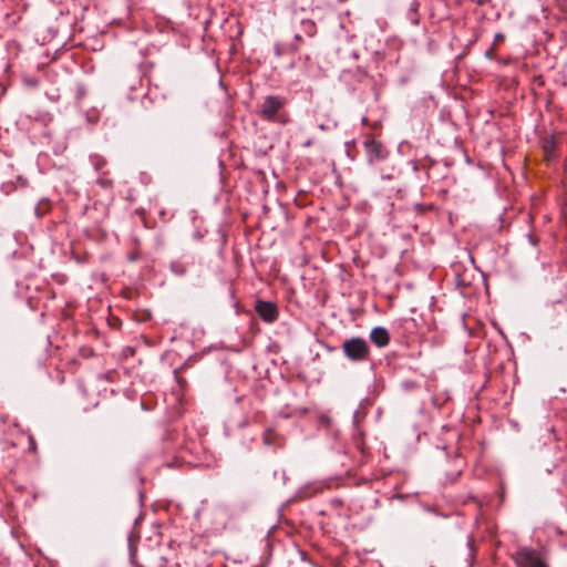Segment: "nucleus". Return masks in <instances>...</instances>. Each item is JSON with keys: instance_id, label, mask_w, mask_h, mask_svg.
<instances>
[{"instance_id": "1", "label": "nucleus", "mask_w": 567, "mask_h": 567, "mask_svg": "<svg viewBox=\"0 0 567 567\" xmlns=\"http://www.w3.org/2000/svg\"><path fill=\"white\" fill-rule=\"evenodd\" d=\"M288 103L287 97L281 95H267L259 105V116L267 122L287 124L289 122L285 107Z\"/></svg>"}, {"instance_id": "2", "label": "nucleus", "mask_w": 567, "mask_h": 567, "mask_svg": "<svg viewBox=\"0 0 567 567\" xmlns=\"http://www.w3.org/2000/svg\"><path fill=\"white\" fill-rule=\"evenodd\" d=\"M343 355L353 363L371 361V348L368 341L361 337H351L341 344Z\"/></svg>"}, {"instance_id": "3", "label": "nucleus", "mask_w": 567, "mask_h": 567, "mask_svg": "<svg viewBox=\"0 0 567 567\" xmlns=\"http://www.w3.org/2000/svg\"><path fill=\"white\" fill-rule=\"evenodd\" d=\"M367 159L369 164H375L384 161L389 156V151L382 142L369 136L363 142Z\"/></svg>"}, {"instance_id": "4", "label": "nucleus", "mask_w": 567, "mask_h": 567, "mask_svg": "<svg viewBox=\"0 0 567 567\" xmlns=\"http://www.w3.org/2000/svg\"><path fill=\"white\" fill-rule=\"evenodd\" d=\"M514 558L519 567H548L537 551L529 547L518 549Z\"/></svg>"}, {"instance_id": "5", "label": "nucleus", "mask_w": 567, "mask_h": 567, "mask_svg": "<svg viewBox=\"0 0 567 567\" xmlns=\"http://www.w3.org/2000/svg\"><path fill=\"white\" fill-rule=\"evenodd\" d=\"M255 311L266 323H274L279 317L278 307L272 301L257 299L255 302Z\"/></svg>"}, {"instance_id": "6", "label": "nucleus", "mask_w": 567, "mask_h": 567, "mask_svg": "<svg viewBox=\"0 0 567 567\" xmlns=\"http://www.w3.org/2000/svg\"><path fill=\"white\" fill-rule=\"evenodd\" d=\"M316 33H317L316 22L313 20H311V19H302L299 22V30H297V32L295 34V41L296 42H301L303 35L312 38V37L316 35ZM292 49L295 51H297L298 50V44L293 43L292 44Z\"/></svg>"}, {"instance_id": "7", "label": "nucleus", "mask_w": 567, "mask_h": 567, "mask_svg": "<svg viewBox=\"0 0 567 567\" xmlns=\"http://www.w3.org/2000/svg\"><path fill=\"white\" fill-rule=\"evenodd\" d=\"M419 8L420 2L417 0H404L401 4V10L404 12L405 18L413 25H417L420 22Z\"/></svg>"}, {"instance_id": "8", "label": "nucleus", "mask_w": 567, "mask_h": 567, "mask_svg": "<svg viewBox=\"0 0 567 567\" xmlns=\"http://www.w3.org/2000/svg\"><path fill=\"white\" fill-rule=\"evenodd\" d=\"M262 443L266 446L280 449L285 445V437L280 435L275 429L268 427L262 433Z\"/></svg>"}, {"instance_id": "9", "label": "nucleus", "mask_w": 567, "mask_h": 567, "mask_svg": "<svg viewBox=\"0 0 567 567\" xmlns=\"http://www.w3.org/2000/svg\"><path fill=\"white\" fill-rule=\"evenodd\" d=\"M370 340L379 348H384L390 343V333L383 327H374L370 331Z\"/></svg>"}, {"instance_id": "10", "label": "nucleus", "mask_w": 567, "mask_h": 567, "mask_svg": "<svg viewBox=\"0 0 567 567\" xmlns=\"http://www.w3.org/2000/svg\"><path fill=\"white\" fill-rule=\"evenodd\" d=\"M557 144L554 135L546 136L542 140V151L544 153V159L547 162L553 161L557 157Z\"/></svg>"}, {"instance_id": "11", "label": "nucleus", "mask_w": 567, "mask_h": 567, "mask_svg": "<svg viewBox=\"0 0 567 567\" xmlns=\"http://www.w3.org/2000/svg\"><path fill=\"white\" fill-rule=\"evenodd\" d=\"M148 563L151 567H177L176 563L162 555L159 550L150 553Z\"/></svg>"}, {"instance_id": "12", "label": "nucleus", "mask_w": 567, "mask_h": 567, "mask_svg": "<svg viewBox=\"0 0 567 567\" xmlns=\"http://www.w3.org/2000/svg\"><path fill=\"white\" fill-rule=\"evenodd\" d=\"M411 213H413L417 217L426 216L429 213H433L437 210V207L434 203H415L410 208Z\"/></svg>"}, {"instance_id": "13", "label": "nucleus", "mask_w": 567, "mask_h": 567, "mask_svg": "<svg viewBox=\"0 0 567 567\" xmlns=\"http://www.w3.org/2000/svg\"><path fill=\"white\" fill-rule=\"evenodd\" d=\"M188 367H189V364L186 361L185 363H183V365H181L179 368H176L174 370V378H175L176 382L178 383L181 391H185L187 389V385H188L186 379L183 378L182 374H181Z\"/></svg>"}, {"instance_id": "14", "label": "nucleus", "mask_w": 567, "mask_h": 567, "mask_svg": "<svg viewBox=\"0 0 567 567\" xmlns=\"http://www.w3.org/2000/svg\"><path fill=\"white\" fill-rule=\"evenodd\" d=\"M169 269L176 276H184L187 272L188 266L182 260H173L169 265Z\"/></svg>"}, {"instance_id": "15", "label": "nucleus", "mask_w": 567, "mask_h": 567, "mask_svg": "<svg viewBox=\"0 0 567 567\" xmlns=\"http://www.w3.org/2000/svg\"><path fill=\"white\" fill-rule=\"evenodd\" d=\"M545 86V78L542 74L535 75L532 79V93L538 96V90Z\"/></svg>"}, {"instance_id": "16", "label": "nucleus", "mask_w": 567, "mask_h": 567, "mask_svg": "<svg viewBox=\"0 0 567 567\" xmlns=\"http://www.w3.org/2000/svg\"><path fill=\"white\" fill-rule=\"evenodd\" d=\"M347 72L351 73L352 76L355 78V80L358 82H363L365 79L369 78L368 70L362 65H358L354 71H347Z\"/></svg>"}, {"instance_id": "17", "label": "nucleus", "mask_w": 567, "mask_h": 567, "mask_svg": "<svg viewBox=\"0 0 567 567\" xmlns=\"http://www.w3.org/2000/svg\"><path fill=\"white\" fill-rule=\"evenodd\" d=\"M303 60L308 74L316 76L318 74V70L315 63L312 62L311 58L309 55H306Z\"/></svg>"}, {"instance_id": "18", "label": "nucleus", "mask_w": 567, "mask_h": 567, "mask_svg": "<svg viewBox=\"0 0 567 567\" xmlns=\"http://www.w3.org/2000/svg\"><path fill=\"white\" fill-rule=\"evenodd\" d=\"M97 185H100L104 189H111L113 188V179L109 178L107 176L102 175L96 179Z\"/></svg>"}, {"instance_id": "19", "label": "nucleus", "mask_w": 567, "mask_h": 567, "mask_svg": "<svg viewBox=\"0 0 567 567\" xmlns=\"http://www.w3.org/2000/svg\"><path fill=\"white\" fill-rule=\"evenodd\" d=\"M151 312L147 310L142 311L141 313H135V318L140 322H146L151 319Z\"/></svg>"}, {"instance_id": "20", "label": "nucleus", "mask_w": 567, "mask_h": 567, "mask_svg": "<svg viewBox=\"0 0 567 567\" xmlns=\"http://www.w3.org/2000/svg\"><path fill=\"white\" fill-rule=\"evenodd\" d=\"M410 165H411L413 172H417L421 168H426V175L429 176V168H430V166H426L424 164L421 165L417 161H414V159L410 161Z\"/></svg>"}, {"instance_id": "21", "label": "nucleus", "mask_w": 567, "mask_h": 567, "mask_svg": "<svg viewBox=\"0 0 567 567\" xmlns=\"http://www.w3.org/2000/svg\"><path fill=\"white\" fill-rule=\"evenodd\" d=\"M86 94V90L83 85L76 87V100L81 101Z\"/></svg>"}, {"instance_id": "22", "label": "nucleus", "mask_w": 567, "mask_h": 567, "mask_svg": "<svg viewBox=\"0 0 567 567\" xmlns=\"http://www.w3.org/2000/svg\"><path fill=\"white\" fill-rule=\"evenodd\" d=\"M29 451L35 453L38 450L37 442L33 437V435H29Z\"/></svg>"}, {"instance_id": "23", "label": "nucleus", "mask_w": 567, "mask_h": 567, "mask_svg": "<svg viewBox=\"0 0 567 567\" xmlns=\"http://www.w3.org/2000/svg\"><path fill=\"white\" fill-rule=\"evenodd\" d=\"M495 50H496V48L494 45H492L489 49H487L485 51V58H487L488 60H495L496 59Z\"/></svg>"}, {"instance_id": "24", "label": "nucleus", "mask_w": 567, "mask_h": 567, "mask_svg": "<svg viewBox=\"0 0 567 567\" xmlns=\"http://www.w3.org/2000/svg\"><path fill=\"white\" fill-rule=\"evenodd\" d=\"M505 40V34L498 32L495 34L494 37V42L492 45H494L495 48L497 47L498 43L503 42Z\"/></svg>"}, {"instance_id": "25", "label": "nucleus", "mask_w": 567, "mask_h": 567, "mask_svg": "<svg viewBox=\"0 0 567 567\" xmlns=\"http://www.w3.org/2000/svg\"><path fill=\"white\" fill-rule=\"evenodd\" d=\"M138 259H140V252H138V250L132 251V252H130V254L127 255V260H128V261L134 262V261H137Z\"/></svg>"}, {"instance_id": "26", "label": "nucleus", "mask_w": 567, "mask_h": 567, "mask_svg": "<svg viewBox=\"0 0 567 567\" xmlns=\"http://www.w3.org/2000/svg\"><path fill=\"white\" fill-rule=\"evenodd\" d=\"M134 214H136V215H138L141 217V220L143 221V224H146L145 210L144 209H135Z\"/></svg>"}, {"instance_id": "27", "label": "nucleus", "mask_w": 567, "mask_h": 567, "mask_svg": "<svg viewBox=\"0 0 567 567\" xmlns=\"http://www.w3.org/2000/svg\"><path fill=\"white\" fill-rule=\"evenodd\" d=\"M466 544H467V546H468V548H470L471 555H473V551H474V538H473V537H470V538L467 539V543H466Z\"/></svg>"}, {"instance_id": "28", "label": "nucleus", "mask_w": 567, "mask_h": 567, "mask_svg": "<svg viewBox=\"0 0 567 567\" xmlns=\"http://www.w3.org/2000/svg\"><path fill=\"white\" fill-rule=\"evenodd\" d=\"M528 239L533 246H536L538 244V239L535 235L528 234Z\"/></svg>"}, {"instance_id": "29", "label": "nucleus", "mask_w": 567, "mask_h": 567, "mask_svg": "<svg viewBox=\"0 0 567 567\" xmlns=\"http://www.w3.org/2000/svg\"><path fill=\"white\" fill-rule=\"evenodd\" d=\"M104 165H105V161L104 159H97L94 163V166H95L96 169H101Z\"/></svg>"}, {"instance_id": "30", "label": "nucleus", "mask_w": 567, "mask_h": 567, "mask_svg": "<svg viewBox=\"0 0 567 567\" xmlns=\"http://www.w3.org/2000/svg\"><path fill=\"white\" fill-rule=\"evenodd\" d=\"M313 144L312 138H308L302 143V147H310Z\"/></svg>"}, {"instance_id": "31", "label": "nucleus", "mask_w": 567, "mask_h": 567, "mask_svg": "<svg viewBox=\"0 0 567 567\" xmlns=\"http://www.w3.org/2000/svg\"><path fill=\"white\" fill-rule=\"evenodd\" d=\"M193 236H194V238H195V239H197V240H200V239H202V237H203V236H202V234H200V231H198V230H197V231H195Z\"/></svg>"}, {"instance_id": "32", "label": "nucleus", "mask_w": 567, "mask_h": 567, "mask_svg": "<svg viewBox=\"0 0 567 567\" xmlns=\"http://www.w3.org/2000/svg\"><path fill=\"white\" fill-rule=\"evenodd\" d=\"M456 282H457V286H465L464 280L460 276L457 277Z\"/></svg>"}, {"instance_id": "33", "label": "nucleus", "mask_w": 567, "mask_h": 567, "mask_svg": "<svg viewBox=\"0 0 567 567\" xmlns=\"http://www.w3.org/2000/svg\"><path fill=\"white\" fill-rule=\"evenodd\" d=\"M351 55L353 56L354 60L359 59V53L357 51H352Z\"/></svg>"}, {"instance_id": "34", "label": "nucleus", "mask_w": 567, "mask_h": 567, "mask_svg": "<svg viewBox=\"0 0 567 567\" xmlns=\"http://www.w3.org/2000/svg\"><path fill=\"white\" fill-rule=\"evenodd\" d=\"M126 351H127V354H132V355H133V354H134V352H135V351H134V349H133V348H130V347L126 349Z\"/></svg>"}, {"instance_id": "35", "label": "nucleus", "mask_w": 567, "mask_h": 567, "mask_svg": "<svg viewBox=\"0 0 567 567\" xmlns=\"http://www.w3.org/2000/svg\"><path fill=\"white\" fill-rule=\"evenodd\" d=\"M126 351H127V354H132V355H133V354H134V352H135V351H134V349H133V348H130V347L126 349Z\"/></svg>"}, {"instance_id": "36", "label": "nucleus", "mask_w": 567, "mask_h": 567, "mask_svg": "<svg viewBox=\"0 0 567 567\" xmlns=\"http://www.w3.org/2000/svg\"><path fill=\"white\" fill-rule=\"evenodd\" d=\"M275 50H276V54H277V55H280V48H279V47H276V49H275Z\"/></svg>"}, {"instance_id": "37", "label": "nucleus", "mask_w": 567, "mask_h": 567, "mask_svg": "<svg viewBox=\"0 0 567 567\" xmlns=\"http://www.w3.org/2000/svg\"><path fill=\"white\" fill-rule=\"evenodd\" d=\"M35 212H37V214H38V215H40V214H41V213H40V207H39V206H38V207H35Z\"/></svg>"}, {"instance_id": "38", "label": "nucleus", "mask_w": 567, "mask_h": 567, "mask_svg": "<svg viewBox=\"0 0 567 567\" xmlns=\"http://www.w3.org/2000/svg\"><path fill=\"white\" fill-rule=\"evenodd\" d=\"M320 130L324 131L326 130V125L321 124L320 126Z\"/></svg>"}, {"instance_id": "39", "label": "nucleus", "mask_w": 567, "mask_h": 567, "mask_svg": "<svg viewBox=\"0 0 567 567\" xmlns=\"http://www.w3.org/2000/svg\"><path fill=\"white\" fill-rule=\"evenodd\" d=\"M347 1H348V0H338V2H340V3H344V2H347Z\"/></svg>"}]
</instances>
